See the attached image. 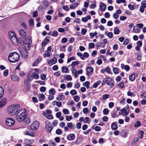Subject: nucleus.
<instances>
[{
	"instance_id": "obj_28",
	"label": "nucleus",
	"mask_w": 146,
	"mask_h": 146,
	"mask_svg": "<svg viewBox=\"0 0 146 146\" xmlns=\"http://www.w3.org/2000/svg\"><path fill=\"white\" fill-rule=\"evenodd\" d=\"M32 74L31 72H29L28 73V80L29 81L32 80L33 78V74Z\"/></svg>"
},
{
	"instance_id": "obj_20",
	"label": "nucleus",
	"mask_w": 146,
	"mask_h": 146,
	"mask_svg": "<svg viewBox=\"0 0 146 146\" xmlns=\"http://www.w3.org/2000/svg\"><path fill=\"white\" fill-rule=\"evenodd\" d=\"M49 40L46 38H45L44 40L43 41L42 43V46H45L49 42Z\"/></svg>"
},
{
	"instance_id": "obj_23",
	"label": "nucleus",
	"mask_w": 146,
	"mask_h": 146,
	"mask_svg": "<svg viewBox=\"0 0 146 146\" xmlns=\"http://www.w3.org/2000/svg\"><path fill=\"white\" fill-rule=\"evenodd\" d=\"M78 5V3H74L70 5V7L71 9H74L75 8L77 7Z\"/></svg>"
},
{
	"instance_id": "obj_43",
	"label": "nucleus",
	"mask_w": 146,
	"mask_h": 146,
	"mask_svg": "<svg viewBox=\"0 0 146 146\" xmlns=\"http://www.w3.org/2000/svg\"><path fill=\"white\" fill-rule=\"evenodd\" d=\"M143 131H140L139 132V137L141 139L143 138Z\"/></svg>"
},
{
	"instance_id": "obj_9",
	"label": "nucleus",
	"mask_w": 146,
	"mask_h": 146,
	"mask_svg": "<svg viewBox=\"0 0 146 146\" xmlns=\"http://www.w3.org/2000/svg\"><path fill=\"white\" fill-rule=\"evenodd\" d=\"M111 81V79L109 77L106 78H104L102 83V85L105 84H107L108 85H110V83Z\"/></svg>"
},
{
	"instance_id": "obj_5",
	"label": "nucleus",
	"mask_w": 146,
	"mask_h": 146,
	"mask_svg": "<svg viewBox=\"0 0 146 146\" xmlns=\"http://www.w3.org/2000/svg\"><path fill=\"white\" fill-rule=\"evenodd\" d=\"M25 44L24 47L26 49H27V48H29L30 47V45L32 43V38L30 36L27 37L25 41Z\"/></svg>"
},
{
	"instance_id": "obj_4",
	"label": "nucleus",
	"mask_w": 146,
	"mask_h": 146,
	"mask_svg": "<svg viewBox=\"0 0 146 146\" xmlns=\"http://www.w3.org/2000/svg\"><path fill=\"white\" fill-rule=\"evenodd\" d=\"M45 130L48 133H50L53 127L50 122L48 121H46L45 122Z\"/></svg>"
},
{
	"instance_id": "obj_35",
	"label": "nucleus",
	"mask_w": 146,
	"mask_h": 146,
	"mask_svg": "<svg viewBox=\"0 0 146 146\" xmlns=\"http://www.w3.org/2000/svg\"><path fill=\"white\" fill-rule=\"evenodd\" d=\"M79 64V62L78 61H76L73 62L71 64V66L72 67V68H73L74 67H75V66Z\"/></svg>"
},
{
	"instance_id": "obj_16",
	"label": "nucleus",
	"mask_w": 146,
	"mask_h": 146,
	"mask_svg": "<svg viewBox=\"0 0 146 146\" xmlns=\"http://www.w3.org/2000/svg\"><path fill=\"white\" fill-rule=\"evenodd\" d=\"M24 134L25 135H28L32 137L33 136L35 135L33 132L30 130L25 131L24 132Z\"/></svg>"
},
{
	"instance_id": "obj_48",
	"label": "nucleus",
	"mask_w": 146,
	"mask_h": 146,
	"mask_svg": "<svg viewBox=\"0 0 146 146\" xmlns=\"http://www.w3.org/2000/svg\"><path fill=\"white\" fill-rule=\"evenodd\" d=\"M95 47V44L94 43L91 42L89 43V47L90 48H94Z\"/></svg>"
},
{
	"instance_id": "obj_17",
	"label": "nucleus",
	"mask_w": 146,
	"mask_h": 146,
	"mask_svg": "<svg viewBox=\"0 0 146 146\" xmlns=\"http://www.w3.org/2000/svg\"><path fill=\"white\" fill-rule=\"evenodd\" d=\"M7 102V100L5 98L2 99L0 102V108L5 105Z\"/></svg>"
},
{
	"instance_id": "obj_14",
	"label": "nucleus",
	"mask_w": 146,
	"mask_h": 146,
	"mask_svg": "<svg viewBox=\"0 0 146 146\" xmlns=\"http://www.w3.org/2000/svg\"><path fill=\"white\" fill-rule=\"evenodd\" d=\"M75 138V135L74 134H70L67 136V139L69 141H72Z\"/></svg>"
},
{
	"instance_id": "obj_30",
	"label": "nucleus",
	"mask_w": 146,
	"mask_h": 146,
	"mask_svg": "<svg viewBox=\"0 0 146 146\" xmlns=\"http://www.w3.org/2000/svg\"><path fill=\"white\" fill-rule=\"evenodd\" d=\"M101 80H98L97 82H95L94 84L93 87L94 88H96L101 83Z\"/></svg>"
},
{
	"instance_id": "obj_55",
	"label": "nucleus",
	"mask_w": 146,
	"mask_h": 146,
	"mask_svg": "<svg viewBox=\"0 0 146 146\" xmlns=\"http://www.w3.org/2000/svg\"><path fill=\"white\" fill-rule=\"evenodd\" d=\"M39 63V61L38 59H36L35 61L33 63V64L34 66H36Z\"/></svg>"
},
{
	"instance_id": "obj_42",
	"label": "nucleus",
	"mask_w": 146,
	"mask_h": 146,
	"mask_svg": "<svg viewBox=\"0 0 146 146\" xmlns=\"http://www.w3.org/2000/svg\"><path fill=\"white\" fill-rule=\"evenodd\" d=\"M109 111V110H108V109H107L106 108H105L103 110V113L104 114V115H107Z\"/></svg>"
},
{
	"instance_id": "obj_24",
	"label": "nucleus",
	"mask_w": 146,
	"mask_h": 146,
	"mask_svg": "<svg viewBox=\"0 0 146 146\" xmlns=\"http://www.w3.org/2000/svg\"><path fill=\"white\" fill-rule=\"evenodd\" d=\"M135 74H132L130 75L129 77V78L130 80L131 81H134L135 78Z\"/></svg>"
},
{
	"instance_id": "obj_63",
	"label": "nucleus",
	"mask_w": 146,
	"mask_h": 146,
	"mask_svg": "<svg viewBox=\"0 0 146 146\" xmlns=\"http://www.w3.org/2000/svg\"><path fill=\"white\" fill-rule=\"evenodd\" d=\"M52 50V47L51 46H49L47 49V50L46 51L47 53L50 52Z\"/></svg>"
},
{
	"instance_id": "obj_54",
	"label": "nucleus",
	"mask_w": 146,
	"mask_h": 146,
	"mask_svg": "<svg viewBox=\"0 0 146 146\" xmlns=\"http://www.w3.org/2000/svg\"><path fill=\"white\" fill-rule=\"evenodd\" d=\"M56 133L58 135H60L62 134V131L60 129H58L56 130Z\"/></svg>"
},
{
	"instance_id": "obj_39",
	"label": "nucleus",
	"mask_w": 146,
	"mask_h": 146,
	"mask_svg": "<svg viewBox=\"0 0 146 146\" xmlns=\"http://www.w3.org/2000/svg\"><path fill=\"white\" fill-rule=\"evenodd\" d=\"M33 78L36 79H37L39 78V75L36 72H34L33 73Z\"/></svg>"
},
{
	"instance_id": "obj_59",
	"label": "nucleus",
	"mask_w": 146,
	"mask_h": 146,
	"mask_svg": "<svg viewBox=\"0 0 146 146\" xmlns=\"http://www.w3.org/2000/svg\"><path fill=\"white\" fill-rule=\"evenodd\" d=\"M46 88L45 87L42 86L40 88V92H44L46 91Z\"/></svg>"
},
{
	"instance_id": "obj_60",
	"label": "nucleus",
	"mask_w": 146,
	"mask_h": 146,
	"mask_svg": "<svg viewBox=\"0 0 146 146\" xmlns=\"http://www.w3.org/2000/svg\"><path fill=\"white\" fill-rule=\"evenodd\" d=\"M73 22L79 24L80 23V19L79 18H76L75 20H74Z\"/></svg>"
},
{
	"instance_id": "obj_36",
	"label": "nucleus",
	"mask_w": 146,
	"mask_h": 146,
	"mask_svg": "<svg viewBox=\"0 0 146 146\" xmlns=\"http://www.w3.org/2000/svg\"><path fill=\"white\" fill-rule=\"evenodd\" d=\"M4 94V90L3 88L0 86V98L3 96Z\"/></svg>"
},
{
	"instance_id": "obj_53",
	"label": "nucleus",
	"mask_w": 146,
	"mask_h": 146,
	"mask_svg": "<svg viewBox=\"0 0 146 146\" xmlns=\"http://www.w3.org/2000/svg\"><path fill=\"white\" fill-rule=\"evenodd\" d=\"M80 99V97L78 96H76L74 97V100L75 102H78L79 101Z\"/></svg>"
},
{
	"instance_id": "obj_25",
	"label": "nucleus",
	"mask_w": 146,
	"mask_h": 146,
	"mask_svg": "<svg viewBox=\"0 0 146 146\" xmlns=\"http://www.w3.org/2000/svg\"><path fill=\"white\" fill-rule=\"evenodd\" d=\"M18 42H19L20 45H23L24 46L25 44V42L23 40V39L21 37H19L18 38Z\"/></svg>"
},
{
	"instance_id": "obj_46",
	"label": "nucleus",
	"mask_w": 146,
	"mask_h": 146,
	"mask_svg": "<svg viewBox=\"0 0 146 146\" xmlns=\"http://www.w3.org/2000/svg\"><path fill=\"white\" fill-rule=\"evenodd\" d=\"M40 78L42 80H44L46 79V76L43 74H42L40 76Z\"/></svg>"
},
{
	"instance_id": "obj_33",
	"label": "nucleus",
	"mask_w": 146,
	"mask_h": 146,
	"mask_svg": "<svg viewBox=\"0 0 146 146\" xmlns=\"http://www.w3.org/2000/svg\"><path fill=\"white\" fill-rule=\"evenodd\" d=\"M111 128L112 129L115 130L117 129V126L115 123H113L111 125Z\"/></svg>"
},
{
	"instance_id": "obj_64",
	"label": "nucleus",
	"mask_w": 146,
	"mask_h": 146,
	"mask_svg": "<svg viewBox=\"0 0 146 146\" xmlns=\"http://www.w3.org/2000/svg\"><path fill=\"white\" fill-rule=\"evenodd\" d=\"M67 38L66 37H64L62 39L61 42L63 43H65L67 41Z\"/></svg>"
},
{
	"instance_id": "obj_49",
	"label": "nucleus",
	"mask_w": 146,
	"mask_h": 146,
	"mask_svg": "<svg viewBox=\"0 0 146 146\" xmlns=\"http://www.w3.org/2000/svg\"><path fill=\"white\" fill-rule=\"evenodd\" d=\"M105 70L107 72L108 74H110L111 72V70L109 67H106L105 68Z\"/></svg>"
},
{
	"instance_id": "obj_34",
	"label": "nucleus",
	"mask_w": 146,
	"mask_h": 146,
	"mask_svg": "<svg viewBox=\"0 0 146 146\" xmlns=\"http://www.w3.org/2000/svg\"><path fill=\"white\" fill-rule=\"evenodd\" d=\"M113 71L115 74H117L119 73V69L117 68H113Z\"/></svg>"
},
{
	"instance_id": "obj_31",
	"label": "nucleus",
	"mask_w": 146,
	"mask_h": 146,
	"mask_svg": "<svg viewBox=\"0 0 146 146\" xmlns=\"http://www.w3.org/2000/svg\"><path fill=\"white\" fill-rule=\"evenodd\" d=\"M9 37L10 38L16 36L14 32L10 31L9 33Z\"/></svg>"
},
{
	"instance_id": "obj_58",
	"label": "nucleus",
	"mask_w": 146,
	"mask_h": 146,
	"mask_svg": "<svg viewBox=\"0 0 146 146\" xmlns=\"http://www.w3.org/2000/svg\"><path fill=\"white\" fill-rule=\"evenodd\" d=\"M34 24V20L33 19H31L29 21V25L30 26H32Z\"/></svg>"
},
{
	"instance_id": "obj_3",
	"label": "nucleus",
	"mask_w": 146,
	"mask_h": 146,
	"mask_svg": "<svg viewBox=\"0 0 146 146\" xmlns=\"http://www.w3.org/2000/svg\"><path fill=\"white\" fill-rule=\"evenodd\" d=\"M26 117V113L25 110L23 111L20 110L15 116L16 119L19 122L23 121Z\"/></svg>"
},
{
	"instance_id": "obj_57",
	"label": "nucleus",
	"mask_w": 146,
	"mask_h": 146,
	"mask_svg": "<svg viewBox=\"0 0 146 146\" xmlns=\"http://www.w3.org/2000/svg\"><path fill=\"white\" fill-rule=\"evenodd\" d=\"M128 7L129 9L131 11L133 10L135 8L134 6L131 4L128 5Z\"/></svg>"
},
{
	"instance_id": "obj_56",
	"label": "nucleus",
	"mask_w": 146,
	"mask_h": 146,
	"mask_svg": "<svg viewBox=\"0 0 146 146\" xmlns=\"http://www.w3.org/2000/svg\"><path fill=\"white\" fill-rule=\"evenodd\" d=\"M66 120L69 121L72 119V117L71 115L66 116Z\"/></svg>"
},
{
	"instance_id": "obj_11",
	"label": "nucleus",
	"mask_w": 146,
	"mask_h": 146,
	"mask_svg": "<svg viewBox=\"0 0 146 146\" xmlns=\"http://www.w3.org/2000/svg\"><path fill=\"white\" fill-rule=\"evenodd\" d=\"M57 61V59L55 57H53L48 62V64L50 65H52L55 64Z\"/></svg>"
},
{
	"instance_id": "obj_38",
	"label": "nucleus",
	"mask_w": 146,
	"mask_h": 146,
	"mask_svg": "<svg viewBox=\"0 0 146 146\" xmlns=\"http://www.w3.org/2000/svg\"><path fill=\"white\" fill-rule=\"evenodd\" d=\"M141 125L140 121H137L134 124V127H139Z\"/></svg>"
},
{
	"instance_id": "obj_37",
	"label": "nucleus",
	"mask_w": 146,
	"mask_h": 146,
	"mask_svg": "<svg viewBox=\"0 0 146 146\" xmlns=\"http://www.w3.org/2000/svg\"><path fill=\"white\" fill-rule=\"evenodd\" d=\"M64 98V96L63 95H58V96L57 97L56 99L58 100H61L63 99Z\"/></svg>"
},
{
	"instance_id": "obj_51",
	"label": "nucleus",
	"mask_w": 146,
	"mask_h": 146,
	"mask_svg": "<svg viewBox=\"0 0 146 146\" xmlns=\"http://www.w3.org/2000/svg\"><path fill=\"white\" fill-rule=\"evenodd\" d=\"M110 97L109 95L107 94H105L103 95L102 98L104 100Z\"/></svg>"
},
{
	"instance_id": "obj_47",
	"label": "nucleus",
	"mask_w": 146,
	"mask_h": 146,
	"mask_svg": "<svg viewBox=\"0 0 146 146\" xmlns=\"http://www.w3.org/2000/svg\"><path fill=\"white\" fill-rule=\"evenodd\" d=\"M62 111L64 114L65 115L68 114L69 113V110L66 109H63Z\"/></svg>"
},
{
	"instance_id": "obj_21",
	"label": "nucleus",
	"mask_w": 146,
	"mask_h": 146,
	"mask_svg": "<svg viewBox=\"0 0 146 146\" xmlns=\"http://www.w3.org/2000/svg\"><path fill=\"white\" fill-rule=\"evenodd\" d=\"M11 79L14 81H18L19 80L18 76L15 75H12L11 76Z\"/></svg>"
},
{
	"instance_id": "obj_2",
	"label": "nucleus",
	"mask_w": 146,
	"mask_h": 146,
	"mask_svg": "<svg viewBox=\"0 0 146 146\" xmlns=\"http://www.w3.org/2000/svg\"><path fill=\"white\" fill-rule=\"evenodd\" d=\"M19 57V55L17 52H12L9 54L8 56V60L10 62L14 63L17 61Z\"/></svg>"
},
{
	"instance_id": "obj_32",
	"label": "nucleus",
	"mask_w": 146,
	"mask_h": 146,
	"mask_svg": "<svg viewBox=\"0 0 146 146\" xmlns=\"http://www.w3.org/2000/svg\"><path fill=\"white\" fill-rule=\"evenodd\" d=\"M120 31L117 27H115L114 29V33L115 34L118 35L119 34Z\"/></svg>"
},
{
	"instance_id": "obj_62",
	"label": "nucleus",
	"mask_w": 146,
	"mask_h": 146,
	"mask_svg": "<svg viewBox=\"0 0 146 146\" xmlns=\"http://www.w3.org/2000/svg\"><path fill=\"white\" fill-rule=\"evenodd\" d=\"M139 139L138 137H136L132 141V143H135L139 141Z\"/></svg>"
},
{
	"instance_id": "obj_18",
	"label": "nucleus",
	"mask_w": 146,
	"mask_h": 146,
	"mask_svg": "<svg viewBox=\"0 0 146 146\" xmlns=\"http://www.w3.org/2000/svg\"><path fill=\"white\" fill-rule=\"evenodd\" d=\"M71 70L72 74H74L75 77L76 78L78 77L79 74H78L77 71H76V69L75 68H72Z\"/></svg>"
},
{
	"instance_id": "obj_12",
	"label": "nucleus",
	"mask_w": 146,
	"mask_h": 146,
	"mask_svg": "<svg viewBox=\"0 0 146 146\" xmlns=\"http://www.w3.org/2000/svg\"><path fill=\"white\" fill-rule=\"evenodd\" d=\"M86 74L87 76H89L90 75V73L93 72L94 69L92 67H87L86 69Z\"/></svg>"
},
{
	"instance_id": "obj_7",
	"label": "nucleus",
	"mask_w": 146,
	"mask_h": 146,
	"mask_svg": "<svg viewBox=\"0 0 146 146\" xmlns=\"http://www.w3.org/2000/svg\"><path fill=\"white\" fill-rule=\"evenodd\" d=\"M15 123V120L12 118H8L6 119V124L8 126H11L13 125Z\"/></svg>"
},
{
	"instance_id": "obj_10",
	"label": "nucleus",
	"mask_w": 146,
	"mask_h": 146,
	"mask_svg": "<svg viewBox=\"0 0 146 146\" xmlns=\"http://www.w3.org/2000/svg\"><path fill=\"white\" fill-rule=\"evenodd\" d=\"M12 43L15 45H17L18 44V40L16 36H13L10 38Z\"/></svg>"
},
{
	"instance_id": "obj_19",
	"label": "nucleus",
	"mask_w": 146,
	"mask_h": 146,
	"mask_svg": "<svg viewBox=\"0 0 146 146\" xmlns=\"http://www.w3.org/2000/svg\"><path fill=\"white\" fill-rule=\"evenodd\" d=\"M110 50L109 49H108L107 50V52L106 53V55L108 54L111 56H114L116 55L117 53L115 51H112L111 52H109Z\"/></svg>"
},
{
	"instance_id": "obj_52",
	"label": "nucleus",
	"mask_w": 146,
	"mask_h": 146,
	"mask_svg": "<svg viewBox=\"0 0 146 146\" xmlns=\"http://www.w3.org/2000/svg\"><path fill=\"white\" fill-rule=\"evenodd\" d=\"M141 6H143V7L145 8H146V1L145 0L141 2Z\"/></svg>"
},
{
	"instance_id": "obj_6",
	"label": "nucleus",
	"mask_w": 146,
	"mask_h": 146,
	"mask_svg": "<svg viewBox=\"0 0 146 146\" xmlns=\"http://www.w3.org/2000/svg\"><path fill=\"white\" fill-rule=\"evenodd\" d=\"M39 123L37 121H34L31 125V129L33 131L37 130L39 127Z\"/></svg>"
},
{
	"instance_id": "obj_50",
	"label": "nucleus",
	"mask_w": 146,
	"mask_h": 146,
	"mask_svg": "<svg viewBox=\"0 0 146 146\" xmlns=\"http://www.w3.org/2000/svg\"><path fill=\"white\" fill-rule=\"evenodd\" d=\"M87 31V30L86 29H82L81 31V33L83 35H85Z\"/></svg>"
},
{
	"instance_id": "obj_15",
	"label": "nucleus",
	"mask_w": 146,
	"mask_h": 146,
	"mask_svg": "<svg viewBox=\"0 0 146 146\" xmlns=\"http://www.w3.org/2000/svg\"><path fill=\"white\" fill-rule=\"evenodd\" d=\"M100 7L102 11H104L106 8V5L104 3H101L100 4Z\"/></svg>"
},
{
	"instance_id": "obj_29",
	"label": "nucleus",
	"mask_w": 146,
	"mask_h": 146,
	"mask_svg": "<svg viewBox=\"0 0 146 146\" xmlns=\"http://www.w3.org/2000/svg\"><path fill=\"white\" fill-rule=\"evenodd\" d=\"M105 34L107 35L110 38H111L113 37V33L111 32H109L107 33L106 32H105Z\"/></svg>"
},
{
	"instance_id": "obj_41",
	"label": "nucleus",
	"mask_w": 146,
	"mask_h": 146,
	"mask_svg": "<svg viewBox=\"0 0 146 146\" xmlns=\"http://www.w3.org/2000/svg\"><path fill=\"white\" fill-rule=\"evenodd\" d=\"M77 54L78 56H79L82 59L84 60V58L83 57V55L80 52H78L77 53Z\"/></svg>"
},
{
	"instance_id": "obj_13",
	"label": "nucleus",
	"mask_w": 146,
	"mask_h": 146,
	"mask_svg": "<svg viewBox=\"0 0 146 146\" xmlns=\"http://www.w3.org/2000/svg\"><path fill=\"white\" fill-rule=\"evenodd\" d=\"M19 32L20 35L24 38H26V37L28 36L27 34L25 32L23 29L19 31Z\"/></svg>"
},
{
	"instance_id": "obj_8",
	"label": "nucleus",
	"mask_w": 146,
	"mask_h": 146,
	"mask_svg": "<svg viewBox=\"0 0 146 146\" xmlns=\"http://www.w3.org/2000/svg\"><path fill=\"white\" fill-rule=\"evenodd\" d=\"M129 107V105H127V106L125 107L121 110L122 114L123 116H125L128 114Z\"/></svg>"
},
{
	"instance_id": "obj_1",
	"label": "nucleus",
	"mask_w": 146,
	"mask_h": 146,
	"mask_svg": "<svg viewBox=\"0 0 146 146\" xmlns=\"http://www.w3.org/2000/svg\"><path fill=\"white\" fill-rule=\"evenodd\" d=\"M20 109L19 105L13 104L7 108V112L9 114L11 115H15L16 114L18 110Z\"/></svg>"
},
{
	"instance_id": "obj_22",
	"label": "nucleus",
	"mask_w": 146,
	"mask_h": 146,
	"mask_svg": "<svg viewBox=\"0 0 146 146\" xmlns=\"http://www.w3.org/2000/svg\"><path fill=\"white\" fill-rule=\"evenodd\" d=\"M67 125L69 128L72 129H74L76 128L75 126L73 125V124L71 122L68 123Z\"/></svg>"
},
{
	"instance_id": "obj_40",
	"label": "nucleus",
	"mask_w": 146,
	"mask_h": 146,
	"mask_svg": "<svg viewBox=\"0 0 146 146\" xmlns=\"http://www.w3.org/2000/svg\"><path fill=\"white\" fill-rule=\"evenodd\" d=\"M55 91L53 88H51L49 91V94L52 95H54L55 94Z\"/></svg>"
},
{
	"instance_id": "obj_61",
	"label": "nucleus",
	"mask_w": 146,
	"mask_h": 146,
	"mask_svg": "<svg viewBox=\"0 0 146 146\" xmlns=\"http://www.w3.org/2000/svg\"><path fill=\"white\" fill-rule=\"evenodd\" d=\"M137 46L141 47L142 45V42L141 41H138L137 42Z\"/></svg>"
},
{
	"instance_id": "obj_44",
	"label": "nucleus",
	"mask_w": 146,
	"mask_h": 146,
	"mask_svg": "<svg viewBox=\"0 0 146 146\" xmlns=\"http://www.w3.org/2000/svg\"><path fill=\"white\" fill-rule=\"evenodd\" d=\"M70 93L72 95H74L76 94L77 92L76 90H72L70 91Z\"/></svg>"
},
{
	"instance_id": "obj_45",
	"label": "nucleus",
	"mask_w": 146,
	"mask_h": 146,
	"mask_svg": "<svg viewBox=\"0 0 146 146\" xmlns=\"http://www.w3.org/2000/svg\"><path fill=\"white\" fill-rule=\"evenodd\" d=\"M121 135L122 137H125L127 136V133L125 131L122 130L121 132Z\"/></svg>"
},
{
	"instance_id": "obj_27",
	"label": "nucleus",
	"mask_w": 146,
	"mask_h": 146,
	"mask_svg": "<svg viewBox=\"0 0 146 146\" xmlns=\"http://www.w3.org/2000/svg\"><path fill=\"white\" fill-rule=\"evenodd\" d=\"M140 30L137 26H134L133 28V32L135 33H139Z\"/></svg>"
},
{
	"instance_id": "obj_26",
	"label": "nucleus",
	"mask_w": 146,
	"mask_h": 146,
	"mask_svg": "<svg viewBox=\"0 0 146 146\" xmlns=\"http://www.w3.org/2000/svg\"><path fill=\"white\" fill-rule=\"evenodd\" d=\"M62 71L63 72L65 73H68L69 72V70L67 67L62 66Z\"/></svg>"
}]
</instances>
